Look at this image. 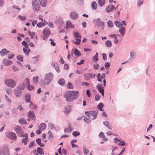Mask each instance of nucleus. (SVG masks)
<instances>
[{
  "instance_id": "61",
  "label": "nucleus",
  "mask_w": 155,
  "mask_h": 155,
  "mask_svg": "<svg viewBox=\"0 0 155 155\" xmlns=\"http://www.w3.org/2000/svg\"><path fill=\"white\" fill-rule=\"evenodd\" d=\"M114 142L116 143H117V142H119L120 140V139H118L117 137L114 138Z\"/></svg>"
},
{
  "instance_id": "3",
  "label": "nucleus",
  "mask_w": 155,
  "mask_h": 155,
  "mask_svg": "<svg viewBox=\"0 0 155 155\" xmlns=\"http://www.w3.org/2000/svg\"><path fill=\"white\" fill-rule=\"evenodd\" d=\"M10 152L8 147L3 146L0 147V155H9Z\"/></svg>"
},
{
  "instance_id": "63",
  "label": "nucleus",
  "mask_w": 155,
  "mask_h": 155,
  "mask_svg": "<svg viewBox=\"0 0 155 155\" xmlns=\"http://www.w3.org/2000/svg\"><path fill=\"white\" fill-rule=\"evenodd\" d=\"M21 86L20 87V89L23 90L25 88V83H23L21 84Z\"/></svg>"
},
{
  "instance_id": "18",
  "label": "nucleus",
  "mask_w": 155,
  "mask_h": 155,
  "mask_svg": "<svg viewBox=\"0 0 155 155\" xmlns=\"http://www.w3.org/2000/svg\"><path fill=\"white\" fill-rule=\"evenodd\" d=\"M28 117L30 118H31L33 120H35V116L34 114V113L33 111H29L28 113Z\"/></svg>"
},
{
  "instance_id": "8",
  "label": "nucleus",
  "mask_w": 155,
  "mask_h": 155,
  "mask_svg": "<svg viewBox=\"0 0 155 155\" xmlns=\"http://www.w3.org/2000/svg\"><path fill=\"white\" fill-rule=\"evenodd\" d=\"M22 44L24 46L23 48L24 53L25 54H27L28 53L30 52V50L28 49V44L25 41H22Z\"/></svg>"
},
{
  "instance_id": "25",
  "label": "nucleus",
  "mask_w": 155,
  "mask_h": 155,
  "mask_svg": "<svg viewBox=\"0 0 155 155\" xmlns=\"http://www.w3.org/2000/svg\"><path fill=\"white\" fill-rule=\"evenodd\" d=\"M41 140L40 138H38L36 139V141L37 143L41 147H44V144L41 143Z\"/></svg>"
},
{
  "instance_id": "4",
  "label": "nucleus",
  "mask_w": 155,
  "mask_h": 155,
  "mask_svg": "<svg viewBox=\"0 0 155 155\" xmlns=\"http://www.w3.org/2000/svg\"><path fill=\"white\" fill-rule=\"evenodd\" d=\"M79 96V92L78 91H67L65 94V97H77Z\"/></svg>"
},
{
  "instance_id": "50",
  "label": "nucleus",
  "mask_w": 155,
  "mask_h": 155,
  "mask_svg": "<svg viewBox=\"0 0 155 155\" xmlns=\"http://www.w3.org/2000/svg\"><path fill=\"white\" fill-rule=\"evenodd\" d=\"M39 58V55H37V56H36L35 57H33V58L35 59V60L34 61V62L35 63H36V62H37L38 60V59Z\"/></svg>"
},
{
  "instance_id": "26",
  "label": "nucleus",
  "mask_w": 155,
  "mask_h": 155,
  "mask_svg": "<svg viewBox=\"0 0 155 155\" xmlns=\"http://www.w3.org/2000/svg\"><path fill=\"white\" fill-rule=\"evenodd\" d=\"M99 136L100 137L102 138L103 140L105 141H107L108 140V139L104 135V133L102 132H101L99 134Z\"/></svg>"
},
{
  "instance_id": "55",
  "label": "nucleus",
  "mask_w": 155,
  "mask_h": 155,
  "mask_svg": "<svg viewBox=\"0 0 155 155\" xmlns=\"http://www.w3.org/2000/svg\"><path fill=\"white\" fill-rule=\"evenodd\" d=\"M28 34L31 36L32 38H33L34 36L35 35V33L34 32H31L30 31H29Z\"/></svg>"
},
{
  "instance_id": "47",
  "label": "nucleus",
  "mask_w": 155,
  "mask_h": 155,
  "mask_svg": "<svg viewBox=\"0 0 155 155\" xmlns=\"http://www.w3.org/2000/svg\"><path fill=\"white\" fill-rule=\"evenodd\" d=\"M27 88L28 90L31 91H33L34 89V87L33 86H32L31 85H30V84L27 86Z\"/></svg>"
},
{
  "instance_id": "11",
  "label": "nucleus",
  "mask_w": 155,
  "mask_h": 155,
  "mask_svg": "<svg viewBox=\"0 0 155 155\" xmlns=\"http://www.w3.org/2000/svg\"><path fill=\"white\" fill-rule=\"evenodd\" d=\"M6 136L9 138H11L12 140H14L17 138L16 134L12 132H9L6 133Z\"/></svg>"
},
{
  "instance_id": "21",
  "label": "nucleus",
  "mask_w": 155,
  "mask_h": 155,
  "mask_svg": "<svg viewBox=\"0 0 155 155\" xmlns=\"http://www.w3.org/2000/svg\"><path fill=\"white\" fill-rule=\"evenodd\" d=\"M9 52V51H8L5 48H4L2 49L1 51L0 54L1 56H3Z\"/></svg>"
},
{
  "instance_id": "35",
  "label": "nucleus",
  "mask_w": 155,
  "mask_h": 155,
  "mask_svg": "<svg viewBox=\"0 0 155 155\" xmlns=\"http://www.w3.org/2000/svg\"><path fill=\"white\" fill-rule=\"evenodd\" d=\"M91 7L93 10L96 9L97 7V5L95 2H93L91 5Z\"/></svg>"
},
{
  "instance_id": "20",
  "label": "nucleus",
  "mask_w": 155,
  "mask_h": 155,
  "mask_svg": "<svg viewBox=\"0 0 155 155\" xmlns=\"http://www.w3.org/2000/svg\"><path fill=\"white\" fill-rule=\"evenodd\" d=\"M102 85H100L97 84V87L98 89L100 91V93L102 94V96H104V90L102 87Z\"/></svg>"
},
{
  "instance_id": "27",
  "label": "nucleus",
  "mask_w": 155,
  "mask_h": 155,
  "mask_svg": "<svg viewBox=\"0 0 155 155\" xmlns=\"http://www.w3.org/2000/svg\"><path fill=\"white\" fill-rule=\"evenodd\" d=\"M41 5L43 7L46 6L47 4V0H39Z\"/></svg>"
},
{
  "instance_id": "53",
  "label": "nucleus",
  "mask_w": 155,
  "mask_h": 155,
  "mask_svg": "<svg viewBox=\"0 0 155 155\" xmlns=\"http://www.w3.org/2000/svg\"><path fill=\"white\" fill-rule=\"evenodd\" d=\"M125 143L124 141H121V140L118 143V145H120L121 146H124L125 145Z\"/></svg>"
},
{
  "instance_id": "49",
  "label": "nucleus",
  "mask_w": 155,
  "mask_h": 155,
  "mask_svg": "<svg viewBox=\"0 0 155 155\" xmlns=\"http://www.w3.org/2000/svg\"><path fill=\"white\" fill-rule=\"evenodd\" d=\"M76 97L73 98V97H65L66 98V101L68 102H70L72 101Z\"/></svg>"
},
{
  "instance_id": "16",
  "label": "nucleus",
  "mask_w": 155,
  "mask_h": 155,
  "mask_svg": "<svg viewBox=\"0 0 155 155\" xmlns=\"http://www.w3.org/2000/svg\"><path fill=\"white\" fill-rule=\"evenodd\" d=\"M114 7L112 5H109L106 8V11L107 12H109L113 11L114 10Z\"/></svg>"
},
{
  "instance_id": "54",
  "label": "nucleus",
  "mask_w": 155,
  "mask_h": 155,
  "mask_svg": "<svg viewBox=\"0 0 155 155\" xmlns=\"http://www.w3.org/2000/svg\"><path fill=\"white\" fill-rule=\"evenodd\" d=\"M98 53L97 52L95 56L93 57V59L95 61H97L98 60Z\"/></svg>"
},
{
  "instance_id": "34",
  "label": "nucleus",
  "mask_w": 155,
  "mask_h": 155,
  "mask_svg": "<svg viewBox=\"0 0 155 155\" xmlns=\"http://www.w3.org/2000/svg\"><path fill=\"white\" fill-rule=\"evenodd\" d=\"M74 54L76 56H80L81 55L80 51L76 48L74 50Z\"/></svg>"
},
{
  "instance_id": "56",
  "label": "nucleus",
  "mask_w": 155,
  "mask_h": 155,
  "mask_svg": "<svg viewBox=\"0 0 155 155\" xmlns=\"http://www.w3.org/2000/svg\"><path fill=\"white\" fill-rule=\"evenodd\" d=\"M17 58L18 60H19L21 61H23V58L21 55H18L17 56Z\"/></svg>"
},
{
  "instance_id": "60",
  "label": "nucleus",
  "mask_w": 155,
  "mask_h": 155,
  "mask_svg": "<svg viewBox=\"0 0 155 155\" xmlns=\"http://www.w3.org/2000/svg\"><path fill=\"white\" fill-rule=\"evenodd\" d=\"M30 97H25V101L27 103H30V102H31L30 101Z\"/></svg>"
},
{
  "instance_id": "52",
  "label": "nucleus",
  "mask_w": 155,
  "mask_h": 155,
  "mask_svg": "<svg viewBox=\"0 0 155 155\" xmlns=\"http://www.w3.org/2000/svg\"><path fill=\"white\" fill-rule=\"evenodd\" d=\"M35 146V142L34 141H32L29 144V147L31 148L32 147Z\"/></svg>"
},
{
  "instance_id": "31",
  "label": "nucleus",
  "mask_w": 155,
  "mask_h": 155,
  "mask_svg": "<svg viewBox=\"0 0 155 155\" xmlns=\"http://www.w3.org/2000/svg\"><path fill=\"white\" fill-rule=\"evenodd\" d=\"M66 27L68 29V28H73V26L71 22L70 21H67L66 23Z\"/></svg>"
},
{
  "instance_id": "51",
  "label": "nucleus",
  "mask_w": 155,
  "mask_h": 155,
  "mask_svg": "<svg viewBox=\"0 0 155 155\" xmlns=\"http://www.w3.org/2000/svg\"><path fill=\"white\" fill-rule=\"evenodd\" d=\"M68 88L69 89H73V86L71 83L69 82L67 85Z\"/></svg>"
},
{
  "instance_id": "28",
  "label": "nucleus",
  "mask_w": 155,
  "mask_h": 155,
  "mask_svg": "<svg viewBox=\"0 0 155 155\" xmlns=\"http://www.w3.org/2000/svg\"><path fill=\"white\" fill-rule=\"evenodd\" d=\"M119 31L120 34L122 35H124L125 28L123 26L120 28Z\"/></svg>"
},
{
  "instance_id": "36",
  "label": "nucleus",
  "mask_w": 155,
  "mask_h": 155,
  "mask_svg": "<svg viewBox=\"0 0 155 155\" xmlns=\"http://www.w3.org/2000/svg\"><path fill=\"white\" fill-rule=\"evenodd\" d=\"M97 21H98L99 23L100 24L99 26L102 28L103 29L104 27V23L103 21H102L99 18L97 19Z\"/></svg>"
},
{
  "instance_id": "45",
  "label": "nucleus",
  "mask_w": 155,
  "mask_h": 155,
  "mask_svg": "<svg viewBox=\"0 0 155 155\" xmlns=\"http://www.w3.org/2000/svg\"><path fill=\"white\" fill-rule=\"evenodd\" d=\"M107 26L108 27L111 28L113 27V24L112 21L110 20H109L107 22Z\"/></svg>"
},
{
  "instance_id": "9",
  "label": "nucleus",
  "mask_w": 155,
  "mask_h": 155,
  "mask_svg": "<svg viewBox=\"0 0 155 155\" xmlns=\"http://www.w3.org/2000/svg\"><path fill=\"white\" fill-rule=\"evenodd\" d=\"M74 36L76 38V41L74 42V44L77 45L79 44L81 41L80 34L78 32H75L74 34Z\"/></svg>"
},
{
  "instance_id": "19",
  "label": "nucleus",
  "mask_w": 155,
  "mask_h": 155,
  "mask_svg": "<svg viewBox=\"0 0 155 155\" xmlns=\"http://www.w3.org/2000/svg\"><path fill=\"white\" fill-rule=\"evenodd\" d=\"M3 64L5 66H8L11 64L12 63V62L9 60L4 59L3 60Z\"/></svg>"
},
{
  "instance_id": "29",
  "label": "nucleus",
  "mask_w": 155,
  "mask_h": 155,
  "mask_svg": "<svg viewBox=\"0 0 155 155\" xmlns=\"http://www.w3.org/2000/svg\"><path fill=\"white\" fill-rule=\"evenodd\" d=\"M48 24V22H39L37 23V25L38 28H41L44 25Z\"/></svg>"
},
{
  "instance_id": "10",
  "label": "nucleus",
  "mask_w": 155,
  "mask_h": 155,
  "mask_svg": "<svg viewBox=\"0 0 155 155\" xmlns=\"http://www.w3.org/2000/svg\"><path fill=\"white\" fill-rule=\"evenodd\" d=\"M101 74H97V80L99 82L102 81V79H104L103 81V85L104 86H105L106 84V80L104 79L105 78V75L104 74H102L101 76Z\"/></svg>"
},
{
  "instance_id": "59",
  "label": "nucleus",
  "mask_w": 155,
  "mask_h": 155,
  "mask_svg": "<svg viewBox=\"0 0 155 155\" xmlns=\"http://www.w3.org/2000/svg\"><path fill=\"white\" fill-rule=\"evenodd\" d=\"M93 68L95 69H97L99 68V65L97 64H94V65Z\"/></svg>"
},
{
  "instance_id": "6",
  "label": "nucleus",
  "mask_w": 155,
  "mask_h": 155,
  "mask_svg": "<svg viewBox=\"0 0 155 155\" xmlns=\"http://www.w3.org/2000/svg\"><path fill=\"white\" fill-rule=\"evenodd\" d=\"M43 36L42 38L44 40L46 39L51 34V31L48 28H45L42 32Z\"/></svg>"
},
{
  "instance_id": "14",
  "label": "nucleus",
  "mask_w": 155,
  "mask_h": 155,
  "mask_svg": "<svg viewBox=\"0 0 155 155\" xmlns=\"http://www.w3.org/2000/svg\"><path fill=\"white\" fill-rule=\"evenodd\" d=\"M14 130L19 135H21L23 134V130L21 127L18 126H16L15 127Z\"/></svg>"
},
{
  "instance_id": "41",
  "label": "nucleus",
  "mask_w": 155,
  "mask_h": 155,
  "mask_svg": "<svg viewBox=\"0 0 155 155\" xmlns=\"http://www.w3.org/2000/svg\"><path fill=\"white\" fill-rule=\"evenodd\" d=\"M19 123L21 124H26V121L23 118H21L19 120Z\"/></svg>"
},
{
  "instance_id": "43",
  "label": "nucleus",
  "mask_w": 155,
  "mask_h": 155,
  "mask_svg": "<svg viewBox=\"0 0 155 155\" xmlns=\"http://www.w3.org/2000/svg\"><path fill=\"white\" fill-rule=\"evenodd\" d=\"M48 134L49 135L48 138L51 140H52L53 139V136L51 131L49 130L48 132Z\"/></svg>"
},
{
  "instance_id": "13",
  "label": "nucleus",
  "mask_w": 155,
  "mask_h": 155,
  "mask_svg": "<svg viewBox=\"0 0 155 155\" xmlns=\"http://www.w3.org/2000/svg\"><path fill=\"white\" fill-rule=\"evenodd\" d=\"M95 76V74L91 73L86 74L84 75V78L86 80L94 78Z\"/></svg>"
},
{
  "instance_id": "44",
  "label": "nucleus",
  "mask_w": 155,
  "mask_h": 155,
  "mask_svg": "<svg viewBox=\"0 0 155 155\" xmlns=\"http://www.w3.org/2000/svg\"><path fill=\"white\" fill-rule=\"evenodd\" d=\"M84 120L85 123L87 124H89L91 122V120L90 119L85 117L84 119Z\"/></svg>"
},
{
  "instance_id": "30",
  "label": "nucleus",
  "mask_w": 155,
  "mask_h": 155,
  "mask_svg": "<svg viewBox=\"0 0 155 155\" xmlns=\"http://www.w3.org/2000/svg\"><path fill=\"white\" fill-rule=\"evenodd\" d=\"M103 124L109 130H111L112 129V127L110 125L109 122L108 121H106L103 122Z\"/></svg>"
},
{
  "instance_id": "1",
  "label": "nucleus",
  "mask_w": 155,
  "mask_h": 155,
  "mask_svg": "<svg viewBox=\"0 0 155 155\" xmlns=\"http://www.w3.org/2000/svg\"><path fill=\"white\" fill-rule=\"evenodd\" d=\"M85 114L86 116L93 120L96 118L98 112L95 111H85Z\"/></svg>"
},
{
  "instance_id": "37",
  "label": "nucleus",
  "mask_w": 155,
  "mask_h": 155,
  "mask_svg": "<svg viewBox=\"0 0 155 155\" xmlns=\"http://www.w3.org/2000/svg\"><path fill=\"white\" fill-rule=\"evenodd\" d=\"M103 104L102 103H99L97 106V108L100 110L103 111Z\"/></svg>"
},
{
  "instance_id": "48",
  "label": "nucleus",
  "mask_w": 155,
  "mask_h": 155,
  "mask_svg": "<svg viewBox=\"0 0 155 155\" xmlns=\"http://www.w3.org/2000/svg\"><path fill=\"white\" fill-rule=\"evenodd\" d=\"M38 77L36 76L34 77L33 78V81L34 83L37 84L38 81Z\"/></svg>"
},
{
  "instance_id": "46",
  "label": "nucleus",
  "mask_w": 155,
  "mask_h": 155,
  "mask_svg": "<svg viewBox=\"0 0 155 155\" xmlns=\"http://www.w3.org/2000/svg\"><path fill=\"white\" fill-rule=\"evenodd\" d=\"M72 134L74 136L77 137L80 134V133L78 131H74L72 132Z\"/></svg>"
},
{
  "instance_id": "5",
  "label": "nucleus",
  "mask_w": 155,
  "mask_h": 155,
  "mask_svg": "<svg viewBox=\"0 0 155 155\" xmlns=\"http://www.w3.org/2000/svg\"><path fill=\"white\" fill-rule=\"evenodd\" d=\"M32 5L34 10L36 11H38L40 8V5L38 0H32Z\"/></svg>"
},
{
  "instance_id": "15",
  "label": "nucleus",
  "mask_w": 155,
  "mask_h": 155,
  "mask_svg": "<svg viewBox=\"0 0 155 155\" xmlns=\"http://www.w3.org/2000/svg\"><path fill=\"white\" fill-rule=\"evenodd\" d=\"M71 110V107L69 105L64 107V112L65 114H67L70 113Z\"/></svg>"
},
{
  "instance_id": "39",
  "label": "nucleus",
  "mask_w": 155,
  "mask_h": 155,
  "mask_svg": "<svg viewBox=\"0 0 155 155\" xmlns=\"http://www.w3.org/2000/svg\"><path fill=\"white\" fill-rule=\"evenodd\" d=\"M105 45L108 47H111L112 46V43L110 41L107 40L105 41Z\"/></svg>"
},
{
  "instance_id": "7",
  "label": "nucleus",
  "mask_w": 155,
  "mask_h": 155,
  "mask_svg": "<svg viewBox=\"0 0 155 155\" xmlns=\"http://www.w3.org/2000/svg\"><path fill=\"white\" fill-rule=\"evenodd\" d=\"M53 75L51 73L46 74L45 82L47 84H48L52 81L53 78Z\"/></svg>"
},
{
  "instance_id": "40",
  "label": "nucleus",
  "mask_w": 155,
  "mask_h": 155,
  "mask_svg": "<svg viewBox=\"0 0 155 155\" xmlns=\"http://www.w3.org/2000/svg\"><path fill=\"white\" fill-rule=\"evenodd\" d=\"M114 23L116 26L118 27L123 26L122 23L118 21H115Z\"/></svg>"
},
{
  "instance_id": "57",
  "label": "nucleus",
  "mask_w": 155,
  "mask_h": 155,
  "mask_svg": "<svg viewBox=\"0 0 155 155\" xmlns=\"http://www.w3.org/2000/svg\"><path fill=\"white\" fill-rule=\"evenodd\" d=\"M25 82L26 83V85L27 86L28 85H29L30 84L29 80L28 78H26L25 79Z\"/></svg>"
},
{
  "instance_id": "32",
  "label": "nucleus",
  "mask_w": 155,
  "mask_h": 155,
  "mask_svg": "<svg viewBox=\"0 0 155 155\" xmlns=\"http://www.w3.org/2000/svg\"><path fill=\"white\" fill-rule=\"evenodd\" d=\"M58 83L61 86H63L65 84V81L63 78L60 79L58 81Z\"/></svg>"
},
{
  "instance_id": "12",
  "label": "nucleus",
  "mask_w": 155,
  "mask_h": 155,
  "mask_svg": "<svg viewBox=\"0 0 155 155\" xmlns=\"http://www.w3.org/2000/svg\"><path fill=\"white\" fill-rule=\"evenodd\" d=\"M21 137H24L25 138L22 139L21 141L22 143H24V145H26L27 144V142L28 141V134L27 133L22 134L21 135Z\"/></svg>"
},
{
  "instance_id": "33",
  "label": "nucleus",
  "mask_w": 155,
  "mask_h": 155,
  "mask_svg": "<svg viewBox=\"0 0 155 155\" xmlns=\"http://www.w3.org/2000/svg\"><path fill=\"white\" fill-rule=\"evenodd\" d=\"M98 5L100 6H103L105 4V0H97Z\"/></svg>"
},
{
  "instance_id": "38",
  "label": "nucleus",
  "mask_w": 155,
  "mask_h": 155,
  "mask_svg": "<svg viewBox=\"0 0 155 155\" xmlns=\"http://www.w3.org/2000/svg\"><path fill=\"white\" fill-rule=\"evenodd\" d=\"M29 107L32 109H35L37 108V106L34 104L32 102H30Z\"/></svg>"
},
{
  "instance_id": "2",
  "label": "nucleus",
  "mask_w": 155,
  "mask_h": 155,
  "mask_svg": "<svg viewBox=\"0 0 155 155\" xmlns=\"http://www.w3.org/2000/svg\"><path fill=\"white\" fill-rule=\"evenodd\" d=\"M5 83L6 85L11 88L14 87L16 85L15 81L12 79H5Z\"/></svg>"
},
{
  "instance_id": "24",
  "label": "nucleus",
  "mask_w": 155,
  "mask_h": 155,
  "mask_svg": "<svg viewBox=\"0 0 155 155\" xmlns=\"http://www.w3.org/2000/svg\"><path fill=\"white\" fill-rule=\"evenodd\" d=\"M72 130V128L71 127V125L69 123H68V127L65 129L64 130V131L65 132H70Z\"/></svg>"
},
{
  "instance_id": "58",
  "label": "nucleus",
  "mask_w": 155,
  "mask_h": 155,
  "mask_svg": "<svg viewBox=\"0 0 155 155\" xmlns=\"http://www.w3.org/2000/svg\"><path fill=\"white\" fill-rule=\"evenodd\" d=\"M18 18L21 20H24L25 19L26 17L25 16H22L20 15H19L18 16Z\"/></svg>"
},
{
  "instance_id": "22",
  "label": "nucleus",
  "mask_w": 155,
  "mask_h": 155,
  "mask_svg": "<svg viewBox=\"0 0 155 155\" xmlns=\"http://www.w3.org/2000/svg\"><path fill=\"white\" fill-rule=\"evenodd\" d=\"M38 153L41 155H44L43 149L40 147H38L37 149Z\"/></svg>"
},
{
  "instance_id": "42",
  "label": "nucleus",
  "mask_w": 155,
  "mask_h": 155,
  "mask_svg": "<svg viewBox=\"0 0 155 155\" xmlns=\"http://www.w3.org/2000/svg\"><path fill=\"white\" fill-rule=\"evenodd\" d=\"M15 94L16 96H21V92L20 90H16L15 91Z\"/></svg>"
},
{
  "instance_id": "62",
  "label": "nucleus",
  "mask_w": 155,
  "mask_h": 155,
  "mask_svg": "<svg viewBox=\"0 0 155 155\" xmlns=\"http://www.w3.org/2000/svg\"><path fill=\"white\" fill-rule=\"evenodd\" d=\"M83 151L84 153L86 155L89 152V151L85 148L83 149Z\"/></svg>"
},
{
  "instance_id": "64",
  "label": "nucleus",
  "mask_w": 155,
  "mask_h": 155,
  "mask_svg": "<svg viewBox=\"0 0 155 155\" xmlns=\"http://www.w3.org/2000/svg\"><path fill=\"white\" fill-rule=\"evenodd\" d=\"M12 69L14 71H17L18 70V68L16 66H13Z\"/></svg>"
},
{
  "instance_id": "23",
  "label": "nucleus",
  "mask_w": 155,
  "mask_h": 155,
  "mask_svg": "<svg viewBox=\"0 0 155 155\" xmlns=\"http://www.w3.org/2000/svg\"><path fill=\"white\" fill-rule=\"evenodd\" d=\"M46 125L45 123H41V124L39 126L38 128L41 129V130H44L46 129Z\"/></svg>"
},
{
  "instance_id": "17",
  "label": "nucleus",
  "mask_w": 155,
  "mask_h": 155,
  "mask_svg": "<svg viewBox=\"0 0 155 155\" xmlns=\"http://www.w3.org/2000/svg\"><path fill=\"white\" fill-rule=\"evenodd\" d=\"M71 18L73 19H77L78 17V14L75 12H72L70 14Z\"/></svg>"
}]
</instances>
